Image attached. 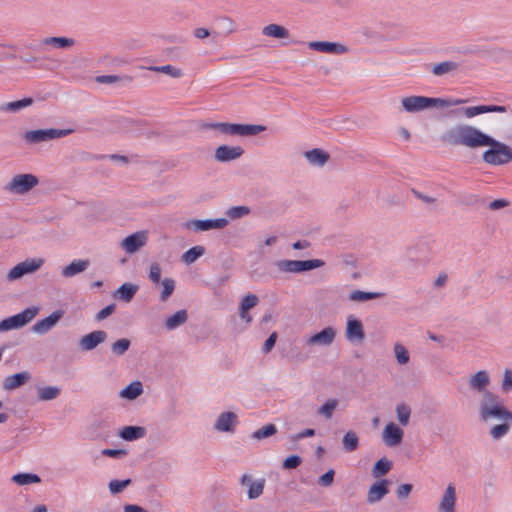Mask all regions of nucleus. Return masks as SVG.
Returning a JSON list of instances; mask_svg holds the SVG:
<instances>
[{
  "label": "nucleus",
  "mask_w": 512,
  "mask_h": 512,
  "mask_svg": "<svg viewBox=\"0 0 512 512\" xmlns=\"http://www.w3.org/2000/svg\"><path fill=\"white\" fill-rule=\"evenodd\" d=\"M440 140L443 144L469 149L487 147L482 153V161L492 166H502L512 162V148L495 139L475 126L457 124L444 131Z\"/></svg>",
  "instance_id": "nucleus-1"
},
{
  "label": "nucleus",
  "mask_w": 512,
  "mask_h": 512,
  "mask_svg": "<svg viewBox=\"0 0 512 512\" xmlns=\"http://www.w3.org/2000/svg\"><path fill=\"white\" fill-rule=\"evenodd\" d=\"M465 99H445L427 96H409L402 99V108L406 112H419L434 107H451L465 103Z\"/></svg>",
  "instance_id": "nucleus-2"
},
{
  "label": "nucleus",
  "mask_w": 512,
  "mask_h": 512,
  "mask_svg": "<svg viewBox=\"0 0 512 512\" xmlns=\"http://www.w3.org/2000/svg\"><path fill=\"white\" fill-rule=\"evenodd\" d=\"M480 415L485 421L489 418H494L512 423V412L502 404L500 397L491 391L483 393Z\"/></svg>",
  "instance_id": "nucleus-3"
},
{
  "label": "nucleus",
  "mask_w": 512,
  "mask_h": 512,
  "mask_svg": "<svg viewBox=\"0 0 512 512\" xmlns=\"http://www.w3.org/2000/svg\"><path fill=\"white\" fill-rule=\"evenodd\" d=\"M202 130H217L225 135L255 136L267 129L260 124H242L228 122H206L201 124Z\"/></svg>",
  "instance_id": "nucleus-4"
},
{
  "label": "nucleus",
  "mask_w": 512,
  "mask_h": 512,
  "mask_svg": "<svg viewBox=\"0 0 512 512\" xmlns=\"http://www.w3.org/2000/svg\"><path fill=\"white\" fill-rule=\"evenodd\" d=\"M275 267L280 272L284 273H304L321 268L325 265V262L321 259H308V260H276L274 262Z\"/></svg>",
  "instance_id": "nucleus-5"
},
{
  "label": "nucleus",
  "mask_w": 512,
  "mask_h": 512,
  "mask_svg": "<svg viewBox=\"0 0 512 512\" xmlns=\"http://www.w3.org/2000/svg\"><path fill=\"white\" fill-rule=\"evenodd\" d=\"M72 132V129H36L24 132L22 138L27 144H40L54 139L63 138Z\"/></svg>",
  "instance_id": "nucleus-6"
},
{
  "label": "nucleus",
  "mask_w": 512,
  "mask_h": 512,
  "mask_svg": "<svg viewBox=\"0 0 512 512\" xmlns=\"http://www.w3.org/2000/svg\"><path fill=\"white\" fill-rule=\"evenodd\" d=\"M39 313V307L33 306L24 309L22 312L3 319L0 322V332L19 329L30 323Z\"/></svg>",
  "instance_id": "nucleus-7"
},
{
  "label": "nucleus",
  "mask_w": 512,
  "mask_h": 512,
  "mask_svg": "<svg viewBox=\"0 0 512 512\" xmlns=\"http://www.w3.org/2000/svg\"><path fill=\"white\" fill-rule=\"evenodd\" d=\"M38 184L39 179L33 174H17L11 178L4 189L10 193L24 195Z\"/></svg>",
  "instance_id": "nucleus-8"
},
{
  "label": "nucleus",
  "mask_w": 512,
  "mask_h": 512,
  "mask_svg": "<svg viewBox=\"0 0 512 512\" xmlns=\"http://www.w3.org/2000/svg\"><path fill=\"white\" fill-rule=\"evenodd\" d=\"M44 264L42 258H28L15 265L7 274L8 281H15L20 279L26 274L34 273L39 270Z\"/></svg>",
  "instance_id": "nucleus-9"
},
{
  "label": "nucleus",
  "mask_w": 512,
  "mask_h": 512,
  "mask_svg": "<svg viewBox=\"0 0 512 512\" xmlns=\"http://www.w3.org/2000/svg\"><path fill=\"white\" fill-rule=\"evenodd\" d=\"M490 112H498L505 113L507 112V107L502 105H477L471 107H462L458 109H454L451 111V114L455 116L464 115L467 118H472L480 114L490 113Z\"/></svg>",
  "instance_id": "nucleus-10"
},
{
  "label": "nucleus",
  "mask_w": 512,
  "mask_h": 512,
  "mask_svg": "<svg viewBox=\"0 0 512 512\" xmlns=\"http://www.w3.org/2000/svg\"><path fill=\"white\" fill-rule=\"evenodd\" d=\"M345 338L351 343H360L365 339L363 323L354 315H349L347 317Z\"/></svg>",
  "instance_id": "nucleus-11"
},
{
  "label": "nucleus",
  "mask_w": 512,
  "mask_h": 512,
  "mask_svg": "<svg viewBox=\"0 0 512 512\" xmlns=\"http://www.w3.org/2000/svg\"><path fill=\"white\" fill-rule=\"evenodd\" d=\"M228 219L221 217L215 219H194L186 222V227L197 232L223 229L228 225Z\"/></svg>",
  "instance_id": "nucleus-12"
},
{
  "label": "nucleus",
  "mask_w": 512,
  "mask_h": 512,
  "mask_svg": "<svg viewBox=\"0 0 512 512\" xmlns=\"http://www.w3.org/2000/svg\"><path fill=\"white\" fill-rule=\"evenodd\" d=\"M244 154L241 146L220 145L215 149L214 159L219 163H228L239 159Z\"/></svg>",
  "instance_id": "nucleus-13"
},
{
  "label": "nucleus",
  "mask_w": 512,
  "mask_h": 512,
  "mask_svg": "<svg viewBox=\"0 0 512 512\" xmlns=\"http://www.w3.org/2000/svg\"><path fill=\"white\" fill-rule=\"evenodd\" d=\"M391 481L388 479H379L375 481L367 492V503L374 504L382 500L389 492Z\"/></svg>",
  "instance_id": "nucleus-14"
},
{
  "label": "nucleus",
  "mask_w": 512,
  "mask_h": 512,
  "mask_svg": "<svg viewBox=\"0 0 512 512\" xmlns=\"http://www.w3.org/2000/svg\"><path fill=\"white\" fill-rule=\"evenodd\" d=\"M63 315V310L54 311L48 317L36 322L31 328L32 332L38 335H44L48 333L60 321Z\"/></svg>",
  "instance_id": "nucleus-15"
},
{
  "label": "nucleus",
  "mask_w": 512,
  "mask_h": 512,
  "mask_svg": "<svg viewBox=\"0 0 512 512\" xmlns=\"http://www.w3.org/2000/svg\"><path fill=\"white\" fill-rule=\"evenodd\" d=\"M384 443L389 447H395L401 444L404 432L394 422L385 425L382 433Z\"/></svg>",
  "instance_id": "nucleus-16"
},
{
  "label": "nucleus",
  "mask_w": 512,
  "mask_h": 512,
  "mask_svg": "<svg viewBox=\"0 0 512 512\" xmlns=\"http://www.w3.org/2000/svg\"><path fill=\"white\" fill-rule=\"evenodd\" d=\"M308 47L312 50L329 54H343L349 50L345 45L329 41H311L308 43Z\"/></svg>",
  "instance_id": "nucleus-17"
},
{
  "label": "nucleus",
  "mask_w": 512,
  "mask_h": 512,
  "mask_svg": "<svg viewBox=\"0 0 512 512\" xmlns=\"http://www.w3.org/2000/svg\"><path fill=\"white\" fill-rule=\"evenodd\" d=\"M336 337V330L331 327H325L321 331L313 334L308 340V345H324L328 346L332 344Z\"/></svg>",
  "instance_id": "nucleus-18"
},
{
  "label": "nucleus",
  "mask_w": 512,
  "mask_h": 512,
  "mask_svg": "<svg viewBox=\"0 0 512 512\" xmlns=\"http://www.w3.org/2000/svg\"><path fill=\"white\" fill-rule=\"evenodd\" d=\"M107 338V333L102 330L93 331L80 339V347L84 351H90L96 348Z\"/></svg>",
  "instance_id": "nucleus-19"
},
{
  "label": "nucleus",
  "mask_w": 512,
  "mask_h": 512,
  "mask_svg": "<svg viewBox=\"0 0 512 512\" xmlns=\"http://www.w3.org/2000/svg\"><path fill=\"white\" fill-rule=\"evenodd\" d=\"M237 422V415L232 411H226L219 415L214 427L221 432H234Z\"/></svg>",
  "instance_id": "nucleus-20"
},
{
  "label": "nucleus",
  "mask_w": 512,
  "mask_h": 512,
  "mask_svg": "<svg viewBox=\"0 0 512 512\" xmlns=\"http://www.w3.org/2000/svg\"><path fill=\"white\" fill-rule=\"evenodd\" d=\"M240 483L242 485H246L249 483L248 488V498L249 499H256L260 497L264 490L265 480L259 479L257 481H252L251 476L248 474H243L240 478Z\"/></svg>",
  "instance_id": "nucleus-21"
},
{
  "label": "nucleus",
  "mask_w": 512,
  "mask_h": 512,
  "mask_svg": "<svg viewBox=\"0 0 512 512\" xmlns=\"http://www.w3.org/2000/svg\"><path fill=\"white\" fill-rule=\"evenodd\" d=\"M465 53L476 54V55H489L496 59H508L512 62V51L504 48H494L491 50H483L478 47H469L465 50Z\"/></svg>",
  "instance_id": "nucleus-22"
},
{
  "label": "nucleus",
  "mask_w": 512,
  "mask_h": 512,
  "mask_svg": "<svg viewBox=\"0 0 512 512\" xmlns=\"http://www.w3.org/2000/svg\"><path fill=\"white\" fill-rule=\"evenodd\" d=\"M30 377L31 375L27 371L7 376L3 380L2 387L6 391L14 390L16 388L23 386L30 379Z\"/></svg>",
  "instance_id": "nucleus-23"
},
{
  "label": "nucleus",
  "mask_w": 512,
  "mask_h": 512,
  "mask_svg": "<svg viewBox=\"0 0 512 512\" xmlns=\"http://www.w3.org/2000/svg\"><path fill=\"white\" fill-rule=\"evenodd\" d=\"M34 103V99L26 97L17 101L3 102L0 103L1 113H18L24 108L31 106Z\"/></svg>",
  "instance_id": "nucleus-24"
},
{
  "label": "nucleus",
  "mask_w": 512,
  "mask_h": 512,
  "mask_svg": "<svg viewBox=\"0 0 512 512\" xmlns=\"http://www.w3.org/2000/svg\"><path fill=\"white\" fill-rule=\"evenodd\" d=\"M455 488L449 484L439 505V512H455Z\"/></svg>",
  "instance_id": "nucleus-25"
},
{
  "label": "nucleus",
  "mask_w": 512,
  "mask_h": 512,
  "mask_svg": "<svg viewBox=\"0 0 512 512\" xmlns=\"http://www.w3.org/2000/svg\"><path fill=\"white\" fill-rule=\"evenodd\" d=\"M89 265L90 261L88 259L74 260L62 269L61 274L64 278H71L81 272H84Z\"/></svg>",
  "instance_id": "nucleus-26"
},
{
  "label": "nucleus",
  "mask_w": 512,
  "mask_h": 512,
  "mask_svg": "<svg viewBox=\"0 0 512 512\" xmlns=\"http://www.w3.org/2000/svg\"><path fill=\"white\" fill-rule=\"evenodd\" d=\"M489 383V374L485 370H480L476 372L469 380L471 388L483 393H485V391H488L486 387L489 385Z\"/></svg>",
  "instance_id": "nucleus-27"
},
{
  "label": "nucleus",
  "mask_w": 512,
  "mask_h": 512,
  "mask_svg": "<svg viewBox=\"0 0 512 512\" xmlns=\"http://www.w3.org/2000/svg\"><path fill=\"white\" fill-rule=\"evenodd\" d=\"M304 156L310 163L317 166L325 165L330 159L329 153L320 148H313L309 151H306Z\"/></svg>",
  "instance_id": "nucleus-28"
},
{
  "label": "nucleus",
  "mask_w": 512,
  "mask_h": 512,
  "mask_svg": "<svg viewBox=\"0 0 512 512\" xmlns=\"http://www.w3.org/2000/svg\"><path fill=\"white\" fill-rule=\"evenodd\" d=\"M148 231L141 230L130 234V254L138 252L148 241Z\"/></svg>",
  "instance_id": "nucleus-29"
},
{
  "label": "nucleus",
  "mask_w": 512,
  "mask_h": 512,
  "mask_svg": "<svg viewBox=\"0 0 512 512\" xmlns=\"http://www.w3.org/2000/svg\"><path fill=\"white\" fill-rule=\"evenodd\" d=\"M384 296L385 293L382 292H367L357 289L350 292V294L348 295V300L363 303L369 300L382 298Z\"/></svg>",
  "instance_id": "nucleus-30"
},
{
  "label": "nucleus",
  "mask_w": 512,
  "mask_h": 512,
  "mask_svg": "<svg viewBox=\"0 0 512 512\" xmlns=\"http://www.w3.org/2000/svg\"><path fill=\"white\" fill-rule=\"evenodd\" d=\"M188 319L187 310L181 309L165 319V327L168 330H174L183 325Z\"/></svg>",
  "instance_id": "nucleus-31"
},
{
  "label": "nucleus",
  "mask_w": 512,
  "mask_h": 512,
  "mask_svg": "<svg viewBox=\"0 0 512 512\" xmlns=\"http://www.w3.org/2000/svg\"><path fill=\"white\" fill-rule=\"evenodd\" d=\"M74 43V39L67 37H47L41 40V45H47L58 49L70 48Z\"/></svg>",
  "instance_id": "nucleus-32"
},
{
  "label": "nucleus",
  "mask_w": 512,
  "mask_h": 512,
  "mask_svg": "<svg viewBox=\"0 0 512 512\" xmlns=\"http://www.w3.org/2000/svg\"><path fill=\"white\" fill-rule=\"evenodd\" d=\"M205 252L206 249L204 246L196 245L185 251L181 256V260L184 263L190 265L196 262L201 256H203Z\"/></svg>",
  "instance_id": "nucleus-33"
},
{
  "label": "nucleus",
  "mask_w": 512,
  "mask_h": 512,
  "mask_svg": "<svg viewBox=\"0 0 512 512\" xmlns=\"http://www.w3.org/2000/svg\"><path fill=\"white\" fill-rule=\"evenodd\" d=\"M393 463L386 457H382L377 460L372 468V475L375 478H381L385 476L391 469Z\"/></svg>",
  "instance_id": "nucleus-34"
},
{
  "label": "nucleus",
  "mask_w": 512,
  "mask_h": 512,
  "mask_svg": "<svg viewBox=\"0 0 512 512\" xmlns=\"http://www.w3.org/2000/svg\"><path fill=\"white\" fill-rule=\"evenodd\" d=\"M263 35L283 39L289 37V31L282 25L278 24H269L263 28Z\"/></svg>",
  "instance_id": "nucleus-35"
},
{
  "label": "nucleus",
  "mask_w": 512,
  "mask_h": 512,
  "mask_svg": "<svg viewBox=\"0 0 512 512\" xmlns=\"http://www.w3.org/2000/svg\"><path fill=\"white\" fill-rule=\"evenodd\" d=\"M458 63L454 61H443L436 63L432 66L431 72L436 76H442L444 74L455 71L458 68Z\"/></svg>",
  "instance_id": "nucleus-36"
},
{
  "label": "nucleus",
  "mask_w": 512,
  "mask_h": 512,
  "mask_svg": "<svg viewBox=\"0 0 512 512\" xmlns=\"http://www.w3.org/2000/svg\"><path fill=\"white\" fill-rule=\"evenodd\" d=\"M342 444L345 451L353 452L359 447V437L354 431L350 430L344 434Z\"/></svg>",
  "instance_id": "nucleus-37"
},
{
  "label": "nucleus",
  "mask_w": 512,
  "mask_h": 512,
  "mask_svg": "<svg viewBox=\"0 0 512 512\" xmlns=\"http://www.w3.org/2000/svg\"><path fill=\"white\" fill-rule=\"evenodd\" d=\"M12 481L20 486H24L33 483H40L41 479L37 474L18 473L12 477Z\"/></svg>",
  "instance_id": "nucleus-38"
},
{
  "label": "nucleus",
  "mask_w": 512,
  "mask_h": 512,
  "mask_svg": "<svg viewBox=\"0 0 512 512\" xmlns=\"http://www.w3.org/2000/svg\"><path fill=\"white\" fill-rule=\"evenodd\" d=\"M277 433V427L273 423H268L258 430L254 431L252 437L257 440L266 439Z\"/></svg>",
  "instance_id": "nucleus-39"
},
{
  "label": "nucleus",
  "mask_w": 512,
  "mask_h": 512,
  "mask_svg": "<svg viewBox=\"0 0 512 512\" xmlns=\"http://www.w3.org/2000/svg\"><path fill=\"white\" fill-rule=\"evenodd\" d=\"M61 390L58 387L47 386L38 389V398L41 401H49L57 398Z\"/></svg>",
  "instance_id": "nucleus-40"
},
{
  "label": "nucleus",
  "mask_w": 512,
  "mask_h": 512,
  "mask_svg": "<svg viewBox=\"0 0 512 512\" xmlns=\"http://www.w3.org/2000/svg\"><path fill=\"white\" fill-rule=\"evenodd\" d=\"M149 71L153 72H162L165 73L173 78H179L183 75V72L181 69L176 68L170 64L163 65V66H151L148 68Z\"/></svg>",
  "instance_id": "nucleus-41"
},
{
  "label": "nucleus",
  "mask_w": 512,
  "mask_h": 512,
  "mask_svg": "<svg viewBox=\"0 0 512 512\" xmlns=\"http://www.w3.org/2000/svg\"><path fill=\"white\" fill-rule=\"evenodd\" d=\"M339 400L338 399H330L326 401L320 408L318 409V414L322 415L326 419H330L333 416L334 410L338 407Z\"/></svg>",
  "instance_id": "nucleus-42"
},
{
  "label": "nucleus",
  "mask_w": 512,
  "mask_h": 512,
  "mask_svg": "<svg viewBox=\"0 0 512 512\" xmlns=\"http://www.w3.org/2000/svg\"><path fill=\"white\" fill-rule=\"evenodd\" d=\"M161 283L163 288L160 294V300L165 302L171 297L175 290V281L172 278H165Z\"/></svg>",
  "instance_id": "nucleus-43"
},
{
  "label": "nucleus",
  "mask_w": 512,
  "mask_h": 512,
  "mask_svg": "<svg viewBox=\"0 0 512 512\" xmlns=\"http://www.w3.org/2000/svg\"><path fill=\"white\" fill-rule=\"evenodd\" d=\"M398 421L401 425L406 426L409 423L411 409L406 404H398L396 407Z\"/></svg>",
  "instance_id": "nucleus-44"
},
{
  "label": "nucleus",
  "mask_w": 512,
  "mask_h": 512,
  "mask_svg": "<svg viewBox=\"0 0 512 512\" xmlns=\"http://www.w3.org/2000/svg\"><path fill=\"white\" fill-rule=\"evenodd\" d=\"M511 424V422L503 421V423L492 426L490 429V435L494 439L502 438L504 435L508 433Z\"/></svg>",
  "instance_id": "nucleus-45"
},
{
  "label": "nucleus",
  "mask_w": 512,
  "mask_h": 512,
  "mask_svg": "<svg viewBox=\"0 0 512 512\" xmlns=\"http://www.w3.org/2000/svg\"><path fill=\"white\" fill-rule=\"evenodd\" d=\"M394 353L396 360L400 365H405L409 362V352L402 344L396 343L394 345Z\"/></svg>",
  "instance_id": "nucleus-46"
},
{
  "label": "nucleus",
  "mask_w": 512,
  "mask_h": 512,
  "mask_svg": "<svg viewBox=\"0 0 512 512\" xmlns=\"http://www.w3.org/2000/svg\"><path fill=\"white\" fill-rule=\"evenodd\" d=\"M251 212L248 206H233L229 208L226 215L231 219H239L249 215Z\"/></svg>",
  "instance_id": "nucleus-47"
},
{
  "label": "nucleus",
  "mask_w": 512,
  "mask_h": 512,
  "mask_svg": "<svg viewBox=\"0 0 512 512\" xmlns=\"http://www.w3.org/2000/svg\"><path fill=\"white\" fill-rule=\"evenodd\" d=\"M302 463V458L297 454H292L287 456L282 461V469L284 470H293L299 467Z\"/></svg>",
  "instance_id": "nucleus-48"
},
{
  "label": "nucleus",
  "mask_w": 512,
  "mask_h": 512,
  "mask_svg": "<svg viewBox=\"0 0 512 512\" xmlns=\"http://www.w3.org/2000/svg\"><path fill=\"white\" fill-rule=\"evenodd\" d=\"M259 303V298L255 294H247L239 303V308H243L244 310H251L256 307Z\"/></svg>",
  "instance_id": "nucleus-49"
},
{
  "label": "nucleus",
  "mask_w": 512,
  "mask_h": 512,
  "mask_svg": "<svg viewBox=\"0 0 512 512\" xmlns=\"http://www.w3.org/2000/svg\"><path fill=\"white\" fill-rule=\"evenodd\" d=\"M458 201H459V204L466 205V206H474V205H477L479 202H484L477 195L470 194V193H461L459 195Z\"/></svg>",
  "instance_id": "nucleus-50"
},
{
  "label": "nucleus",
  "mask_w": 512,
  "mask_h": 512,
  "mask_svg": "<svg viewBox=\"0 0 512 512\" xmlns=\"http://www.w3.org/2000/svg\"><path fill=\"white\" fill-rule=\"evenodd\" d=\"M334 477H335V470L331 468L318 478L317 483L320 486L329 487L333 484Z\"/></svg>",
  "instance_id": "nucleus-51"
},
{
  "label": "nucleus",
  "mask_w": 512,
  "mask_h": 512,
  "mask_svg": "<svg viewBox=\"0 0 512 512\" xmlns=\"http://www.w3.org/2000/svg\"><path fill=\"white\" fill-rule=\"evenodd\" d=\"M126 487H128V479L122 481L112 480L109 483V490L112 494L121 493Z\"/></svg>",
  "instance_id": "nucleus-52"
},
{
  "label": "nucleus",
  "mask_w": 512,
  "mask_h": 512,
  "mask_svg": "<svg viewBox=\"0 0 512 512\" xmlns=\"http://www.w3.org/2000/svg\"><path fill=\"white\" fill-rule=\"evenodd\" d=\"M143 393V385L139 380L130 382V401L137 399Z\"/></svg>",
  "instance_id": "nucleus-53"
},
{
  "label": "nucleus",
  "mask_w": 512,
  "mask_h": 512,
  "mask_svg": "<svg viewBox=\"0 0 512 512\" xmlns=\"http://www.w3.org/2000/svg\"><path fill=\"white\" fill-rule=\"evenodd\" d=\"M149 279L155 284L161 282V267L156 262L152 263L150 266Z\"/></svg>",
  "instance_id": "nucleus-54"
},
{
  "label": "nucleus",
  "mask_w": 512,
  "mask_h": 512,
  "mask_svg": "<svg viewBox=\"0 0 512 512\" xmlns=\"http://www.w3.org/2000/svg\"><path fill=\"white\" fill-rule=\"evenodd\" d=\"M128 350V339L123 338L112 345V352L116 355H122Z\"/></svg>",
  "instance_id": "nucleus-55"
},
{
  "label": "nucleus",
  "mask_w": 512,
  "mask_h": 512,
  "mask_svg": "<svg viewBox=\"0 0 512 512\" xmlns=\"http://www.w3.org/2000/svg\"><path fill=\"white\" fill-rule=\"evenodd\" d=\"M125 80V77L118 75H101L96 77V82L100 84H113Z\"/></svg>",
  "instance_id": "nucleus-56"
},
{
  "label": "nucleus",
  "mask_w": 512,
  "mask_h": 512,
  "mask_svg": "<svg viewBox=\"0 0 512 512\" xmlns=\"http://www.w3.org/2000/svg\"><path fill=\"white\" fill-rule=\"evenodd\" d=\"M412 490H413L412 484H410V483L401 484L396 490L397 498L400 500L408 498V496L410 495Z\"/></svg>",
  "instance_id": "nucleus-57"
},
{
  "label": "nucleus",
  "mask_w": 512,
  "mask_h": 512,
  "mask_svg": "<svg viewBox=\"0 0 512 512\" xmlns=\"http://www.w3.org/2000/svg\"><path fill=\"white\" fill-rule=\"evenodd\" d=\"M277 338H278V334L275 331L269 335V337L265 340V342L262 346L263 353L267 354L274 348Z\"/></svg>",
  "instance_id": "nucleus-58"
},
{
  "label": "nucleus",
  "mask_w": 512,
  "mask_h": 512,
  "mask_svg": "<svg viewBox=\"0 0 512 512\" xmlns=\"http://www.w3.org/2000/svg\"><path fill=\"white\" fill-rule=\"evenodd\" d=\"M502 390L509 392L512 390V370L505 369L502 379Z\"/></svg>",
  "instance_id": "nucleus-59"
},
{
  "label": "nucleus",
  "mask_w": 512,
  "mask_h": 512,
  "mask_svg": "<svg viewBox=\"0 0 512 512\" xmlns=\"http://www.w3.org/2000/svg\"><path fill=\"white\" fill-rule=\"evenodd\" d=\"M146 435V429L142 426L130 425V441L137 440Z\"/></svg>",
  "instance_id": "nucleus-60"
},
{
  "label": "nucleus",
  "mask_w": 512,
  "mask_h": 512,
  "mask_svg": "<svg viewBox=\"0 0 512 512\" xmlns=\"http://www.w3.org/2000/svg\"><path fill=\"white\" fill-rule=\"evenodd\" d=\"M115 311V304H110L105 308L101 309L95 316L97 321H102L109 317Z\"/></svg>",
  "instance_id": "nucleus-61"
},
{
  "label": "nucleus",
  "mask_w": 512,
  "mask_h": 512,
  "mask_svg": "<svg viewBox=\"0 0 512 512\" xmlns=\"http://www.w3.org/2000/svg\"><path fill=\"white\" fill-rule=\"evenodd\" d=\"M315 434H316L315 429H313V428H306L303 431H301V432H299L297 434L292 435L291 436V440L292 441H298V440L306 438V437H313V436H315Z\"/></svg>",
  "instance_id": "nucleus-62"
},
{
  "label": "nucleus",
  "mask_w": 512,
  "mask_h": 512,
  "mask_svg": "<svg viewBox=\"0 0 512 512\" xmlns=\"http://www.w3.org/2000/svg\"><path fill=\"white\" fill-rule=\"evenodd\" d=\"M115 298H120L126 302H128V282L123 283L118 290L114 292Z\"/></svg>",
  "instance_id": "nucleus-63"
},
{
  "label": "nucleus",
  "mask_w": 512,
  "mask_h": 512,
  "mask_svg": "<svg viewBox=\"0 0 512 512\" xmlns=\"http://www.w3.org/2000/svg\"><path fill=\"white\" fill-rule=\"evenodd\" d=\"M507 206H509V201H507L506 199H495L491 201L488 205L490 210H500Z\"/></svg>",
  "instance_id": "nucleus-64"
}]
</instances>
